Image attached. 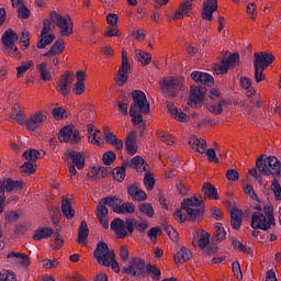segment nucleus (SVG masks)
Returning <instances> with one entry per match:
<instances>
[{
    "mask_svg": "<svg viewBox=\"0 0 281 281\" xmlns=\"http://www.w3.org/2000/svg\"><path fill=\"white\" fill-rule=\"evenodd\" d=\"M74 80H76L74 72H66L64 76H61L57 83V90L59 93H61V95L69 94V88L71 85H74Z\"/></svg>",
    "mask_w": 281,
    "mask_h": 281,
    "instance_id": "obj_13",
    "label": "nucleus"
},
{
    "mask_svg": "<svg viewBox=\"0 0 281 281\" xmlns=\"http://www.w3.org/2000/svg\"><path fill=\"white\" fill-rule=\"evenodd\" d=\"M12 8H19L18 14L21 19L30 18V10L26 7H23V0H11Z\"/></svg>",
    "mask_w": 281,
    "mask_h": 281,
    "instance_id": "obj_33",
    "label": "nucleus"
},
{
    "mask_svg": "<svg viewBox=\"0 0 281 281\" xmlns=\"http://www.w3.org/2000/svg\"><path fill=\"white\" fill-rule=\"evenodd\" d=\"M205 93H207V90L203 87H191L189 95L190 106H194L195 109L201 106L203 104Z\"/></svg>",
    "mask_w": 281,
    "mask_h": 281,
    "instance_id": "obj_10",
    "label": "nucleus"
},
{
    "mask_svg": "<svg viewBox=\"0 0 281 281\" xmlns=\"http://www.w3.org/2000/svg\"><path fill=\"white\" fill-rule=\"evenodd\" d=\"M146 272V262L142 258L132 259L127 266L123 268V273L127 276H144Z\"/></svg>",
    "mask_w": 281,
    "mask_h": 281,
    "instance_id": "obj_8",
    "label": "nucleus"
},
{
    "mask_svg": "<svg viewBox=\"0 0 281 281\" xmlns=\"http://www.w3.org/2000/svg\"><path fill=\"white\" fill-rule=\"evenodd\" d=\"M50 20L59 29L60 36H69L74 34V21H71L69 15L63 16L56 12H52Z\"/></svg>",
    "mask_w": 281,
    "mask_h": 281,
    "instance_id": "obj_5",
    "label": "nucleus"
},
{
    "mask_svg": "<svg viewBox=\"0 0 281 281\" xmlns=\"http://www.w3.org/2000/svg\"><path fill=\"white\" fill-rule=\"evenodd\" d=\"M192 258V251L188 248H181L173 257L176 265H183Z\"/></svg>",
    "mask_w": 281,
    "mask_h": 281,
    "instance_id": "obj_28",
    "label": "nucleus"
},
{
    "mask_svg": "<svg viewBox=\"0 0 281 281\" xmlns=\"http://www.w3.org/2000/svg\"><path fill=\"white\" fill-rule=\"evenodd\" d=\"M61 213L65 216V218H67L68 221H70L71 218H74V216H76V211L74 210V206L71 205V201H69V199H64L61 201Z\"/></svg>",
    "mask_w": 281,
    "mask_h": 281,
    "instance_id": "obj_29",
    "label": "nucleus"
},
{
    "mask_svg": "<svg viewBox=\"0 0 281 281\" xmlns=\"http://www.w3.org/2000/svg\"><path fill=\"white\" fill-rule=\"evenodd\" d=\"M88 236H89V226H87V222H81L79 226L78 243L80 245H87Z\"/></svg>",
    "mask_w": 281,
    "mask_h": 281,
    "instance_id": "obj_36",
    "label": "nucleus"
},
{
    "mask_svg": "<svg viewBox=\"0 0 281 281\" xmlns=\"http://www.w3.org/2000/svg\"><path fill=\"white\" fill-rule=\"evenodd\" d=\"M109 172H111V170L101 166H97L92 168V173L94 177H97V179H104V177H106Z\"/></svg>",
    "mask_w": 281,
    "mask_h": 281,
    "instance_id": "obj_48",
    "label": "nucleus"
},
{
    "mask_svg": "<svg viewBox=\"0 0 281 281\" xmlns=\"http://www.w3.org/2000/svg\"><path fill=\"white\" fill-rule=\"evenodd\" d=\"M126 166H128V162H124L122 167H116L113 170V177L120 183H122V181H124V178L126 177Z\"/></svg>",
    "mask_w": 281,
    "mask_h": 281,
    "instance_id": "obj_41",
    "label": "nucleus"
},
{
    "mask_svg": "<svg viewBox=\"0 0 281 281\" xmlns=\"http://www.w3.org/2000/svg\"><path fill=\"white\" fill-rule=\"evenodd\" d=\"M202 192L206 199H218V192L214 186L210 184L209 182L204 183L202 187Z\"/></svg>",
    "mask_w": 281,
    "mask_h": 281,
    "instance_id": "obj_35",
    "label": "nucleus"
},
{
    "mask_svg": "<svg viewBox=\"0 0 281 281\" xmlns=\"http://www.w3.org/2000/svg\"><path fill=\"white\" fill-rule=\"evenodd\" d=\"M64 158L68 164L69 173L76 176V168L82 170L85 168V156L76 150H69L64 154Z\"/></svg>",
    "mask_w": 281,
    "mask_h": 281,
    "instance_id": "obj_6",
    "label": "nucleus"
},
{
    "mask_svg": "<svg viewBox=\"0 0 281 281\" xmlns=\"http://www.w3.org/2000/svg\"><path fill=\"white\" fill-rule=\"evenodd\" d=\"M130 168H134L137 172H146L148 170V165L144 162V158L135 156L130 162Z\"/></svg>",
    "mask_w": 281,
    "mask_h": 281,
    "instance_id": "obj_32",
    "label": "nucleus"
},
{
    "mask_svg": "<svg viewBox=\"0 0 281 281\" xmlns=\"http://www.w3.org/2000/svg\"><path fill=\"white\" fill-rule=\"evenodd\" d=\"M93 256L99 265L102 267H111L113 258H115V251L109 249L106 243L101 241L97 245Z\"/></svg>",
    "mask_w": 281,
    "mask_h": 281,
    "instance_id": "obj_4",
    "label": "nucleus"
},
{
    "mask_svg": "<svg viewBox=\"0 0 281 281\" xmlns=\"http://www.w3.org/2000/svg\"><path fill=\"white\" fill-rule=\"evenodd\" d=\"M240 60V56L238 55V53H235L233 55H231L226 60H224L228 67V69H231V67H236V65H238V61Z\"/></svg>",
    "mask_w": 281,
    "mask_h": 281,
    "instance_id": "obj_57",
    "label": "nucleus"
},
{
    "mask_svg": "<svg viewBox=\"0 0 281 281\" xmlns=\"http://www.w3.org/2000/svg\"><path fill=\"white\" fill-rule=\"evenodd\" d=\"M252 229H263L267 231L271 225H273V222L271 220H268L265 214L260 212H254L251 215V223H250Z\"/></svg>",
    "mask_w": 281,
    "mask_h": 281,
    "instance_id": "obj_12",
    "label": "nucleus"
},
{
    "mask_svg": "<svg viewBox=\"0 0 281 281\" xmlns=\"http://www.w3.org/2000/svg\"><path fill=\"white\" fill-rule=\"evenodd\" d=\"M136 58L140 65H150V60H153V57L149 53H146L144 50H136Z\"/></svg>",
    "mask_w": 281,
    "mask_h": 281,
    "instance_id": "obj_42",
    "label": "nucleus"
},
{
    "mask_svg": "<svg viewBox=\"0 0 281 281\" xmlns=\"http://www.w3.org/2000/svg\"><path fill=\"white\" fill-rule=\"evenodd\" d=\"M116 214H134L135 204L127 202L114 207Z\"/></svg>",
    "mask_w": 281,
    "mask_h": 281,
    "instance_id": "obj_37",
    "label": "nucleus"
},
{
    "mask_svg": "<svg viewBox=\"0 0 281 281\" xmlns=\"http://www.w3.org/2000/svg\"><path fill=\"white\" fill-rule=\"evenodd\" d=\"M231 225L233 229H240L243 225V210L233 209L231 211Z\"/></svg>",
    "mask_w": 281,
    "mask_h": 281,
    "instance_id": "obj_27",
    "label": "nucleus"
},
{
    "mask_svg": "<svg viewBox=\"0 0 281 281\" xmlns=\"http://www.w3.org/2000/svg\"><path fill=\"white\" fill-rule=\"evenodd\" d=\"M203 216V205L196 196L184 200L182 202V209L173 213V217L179 223L184 221H193V218H201Z\"/></svg>",
    "mask_w": 281,
    "mask_h": 281,
    "instance_id": "obj_1",
    "label": "nucleus"
},
{
    "mask_svg": "<svg viewBox=\"0 0 281 281\" xmlns=\"http://www.w3.org/2000/svg\"><path fill=\"white\" fill-rule=\"evenodd\" d=\"M167 109H168L170 115H172V117H175V120H177L178 122H189L190 121V116L188 114H186L183 111L178 110L175 106V104L167 103Z\"/></svg>",
    "mask_w": 281,
    "mask_h": 281,
    "instance_id": "obj_23",
    "label": "nucleus"
},
{
    "mask_svg": "<svg viewBox=\"0 0 281 281\" xmlns=\"http://www.w3.org/2000/svg\"><path fill=\"white\" fill-rule=\"evenodd\" d=\"M111 229L116 234L119 238H126L128 234V229L126 227V221H123L122 218H114L110 225Z\"/></svg>",
    "mask_w": 281,
    "mask_h": 281,
    "instance_id": "obj_16",
    "label": "nucleus"
},
{
    "mask_svg": "<svg viewBox=\"0 0 281 281\" xmlns=\"http://www.w3.org/2000/svg\"><path fill=\"white\" fill-rule=\"evenodd\" d=\"M43 155H45V151L41 150H36V149H27L23 153V157L24 159H26V161L34 164V161L38 160V157H43Z\"/></svg>",
    "mask_w": 281,
    "mask_h": 281,
    "instance_id": "obj_34",
    "label": "nucleus"
},
{
    "mask_svg": "<svg viewBox=\"0 0 281 281\" xmlns=\"http://www.w3.org/2000/svg\"><path fill=\"white\" fill-rule=\"evenodd\" d=\"M11 120H15L19 124H23L25 122V116L23 115V112L19 110V108H13L10 114Z\"/></svg>",
    "mask_w": 281,
    "mask_h": 281,
    "instance_id": "obj_51",
    "label": "nucleus"
},
{
    "mask_svg": "<svg viewBox=\"0 0 281 281\" xmlns=\"http://www.w3.org/2000/svg\"><path fill=\"white\" fill-rule=\"evenodd\" d=\"M21 171L23 175H34V172H36V166L30 161H26L22 165Z\"/></svg>",
    "mask_w": 281,
    "mask_h": 281,
    "instance_id": "obj_56",
    "label": "nucleus"
},
{
    "mask_svg": "<svg viewBox=\"0 0 281 281\" xmlns=\"http://www.w3.org/2000/svg\"><path fill=\"white\" fill-rule=\"evenodd\" d=\"M11 265H20V267H30V257L23 252H10L7 256Z\"/></svg>",
    "mask_w": 281,
    "mask_h": 281,
    "instance_id": "obj_15",
    "label": "nucleus"
},
{
    "mask_svg": "<svg viewBox=\"0 0 281 281\" xmlns=\"http://www.w3.org/2000/svg\"><path fill=\"white\" fill-rule=\"evenodd\" d=\"M65 52V41L64 40H57L50 49L46 52L43 56L46 58H52V56H58L59 54H63Z\"/></svg>",
    "mask_w": 281,
    "mask_h": 281,
    "instance_id": "obj_25",
    "label": "nucleus"
},
{
    "mask_svg": "<svg viewBox=\"0 0 281 281\" xmlns=\"http://www.w3.org/2000/svg\"><path fill=\"white\" fill-rule=\"evenodd\" d=\"M88 140L94 146H100L102 144V138H100V131L88 133Z\"/></svg>",
    "mask_w": 281,
    "mask_h": 281,
    "instance_id": "obj_52",
    "label": "nucleus"
},
{
    "mask_svg": "<svg viewBox=\"0 0 281 281\" xmlns=\"http://www.w3.org/2000/svg\"><path fill=\"white\" fill-rule=\"evenodd\" d=\"M34 65V61H25L20 67H16L18 76H22V74H25L30 67Z\"/></svg>",
    "mask_w": 281,
    "mask_h": 281,
    "instance_id": "obj_64",
    "label": "nucleus"
},
{
    "mask_svg": "<svg viewBox=\"0 0 281 281\" xmlns=\"http://www.w3.org/2000/svg\"><path fill=\"white\" fill-rule=\"evenodd\" d=\"M183 87V78L167 77L160 81V89L167 95H177Z\"/></svg>",
    "mask_w": 281,
    "mask_h": 281,
    "instance_id": "obj_7",
    "label": "nucleus"
},
{
    "mask_svg": "<svg viewBox=\"0 0 281 281\" xmlns=\"http://www.w3.org/2000/svg\"><path fill=\"white\" fill-rule=\"evenodd\" d=\"M138 210L142 214H144L148 218H153V216H155V209H153V204L148 202L140 203L138 205Z\"/></svg>",
    "mask_w": 281,
    "mask_h": 281,
    "instance_id": "obj_40",
    "label": "nucleus"
},
{
    "mask_svg": "<svg viewBox=\"0 0 281 281\" xmlns=\"http://www.w3.org/2000/svg\"><path fill=\"white\" fill-rule=\"evenodd\" d=\"M189 145L192 150H194L195 153H200V155H204L205 150H207V142L196 136L189 137Z\"/></svg>",
    "mask_w": 281,
    "mask_h": 281,
    "instance_id": "obj_19",
    "label": "nucleus"
},
{
    "mask_svg": "<svg viewBox=\"0 0 281 281\" xmlns=\"http://www.w3.org/2000/svg\"><path fill=\"white\" fill-rule=\"evenodd\" d=\"M103 133H104L105 142H108V144L113 145L117 139V136L111 133V130H109V127H104Z\"/></svg>",
    "mask_w": 281,
    "mask_h": 281,
    "instance_id": "obj_61",
    "label": "nucleus"
},
{
    "mask_svg": "<svg viewBox=\"0 0 281 281\" xmlns=\"http://www.w3.org/2000/svg\"><path fill=\"white\" fill-rule=\"evenodd\" d=\"M127 192L133 201H146L148 196L146 195V192H144L142 189L137 188L136 186H132L127 189Z\"/></svg>",
    "mask_w": 281,
    "mask_h": 281,
    "instance_id": "obj_30",
    "label": "nucleus"
},
{
    "mask_svg": "<svg viewBox=\"0 0 281 281\" xmlns=\"http://www.w3.org/2000/svg\"><path fill=\"white\" fill-rule=\"evenodd\" d=\"M215 236L217 240H225V237L227 236V233L225 232V228L223 227V224L215 223Z\"/></svg>",
    "mask_w": 281,
    "mask_h": 281,
    "instance_id": "obj_53",
    "label": "nucleus"
},
{
    "mask_svg": "<svg viewBox=\"0 0 281 281\" xmlns=\"http://www.w3.org/2000/svg\"><path fill=\"white\" fill-rule=\"evenodd\" d=\"M18 41H19V35L12 29H8L2 34V37H1V42L3 43V45H5V47H12V45H14V43H16Z\"/></svg>",
    "mask_w": 281,
    "mask_h": 281,
    "instance_id": "obj_24",
    "label": "nucleus"
},
{
    "mask_svg": "<svg viewBox=\"0 0 281 281\" xmlns=\"http://www.w3.org/2000/svg\"><path fill=\"white\" fill-rule=\"evenodd\" d=\"M144 186L146 190H153L155 188V175L150 171H145Z\"/></svg>",
    "mask_w": 281,
    "mask_h": 281,
    "instance_id": "obj_44",
    "label": "nucleus"
},
{
    "mask_svg": "<svg viewBox=\"0 0 281 281\" xmlns=\"http://www.w3.org/2000/svg\"><path fill=\"white\" fill-rule=\"evenodd\" d=\"M256 168L265 177H281V162L277 157L265 158L263 155H260L256 161Z\"/></svg>",
    "mask_w": 281,
    "mask_h": 281,
    "instance_id": "obj_3",
    "label": "nucleus"
},
{
    "mask_svg": "<svg viewBox=\"0 0 281 281\" xmlns=\"http://www.w3.org/2000/svg\"><path fill=\"white\" fill-rule=\"evenodd\" d=\"M271 190L277 199V201H281V187L278 180H273L271 183Z\"/></svg>",
    "mask_w": 281,
    "mask_h": 281,
    "instance_id": "obj_59",
    "label": "nucleus"
},
{
    "mask_svg": "<svg viewBox=\"0 0 281 281\" xmlns=\"http://www.w3.org/2000/svg\"><path fill=\"white\" fill-rule=\"evenodd\" d=\"M115 161V153L113 151H108L103 155V164L105 166H111Z\"/></svg>",
    "mask_w": 281,
    "mask_h": 281,
    "instance_id": "obj_63",
    "label": "nucleus"
},
{
    "mask_svg": "<svg viewBox=\"0 0 281 281\" xmlns=\"http://www.w3.org/2000/svg\"><path fill=\"white\" fill-rule=\"evenodd\" d=\"M97 218H99L103 229H109V209L102 202L97 206Z\"/></svg>",
    "mask_w": 281,
    "mask_h": 281,
    "instance_id": "obj_21",
    "label": "nucleus"
},
{
    "mask_svg": "<svg viewBox=\"0 0 281 281\" xmlns=\"http://www.w3.org/2000/svg\"><path fill=\"white\" fill-rule=\"evenodd\" d=\"M0 281H16V276L8 270H2Z\"/></svg>",
    "mask_w": 281,
    "mask_h": 281,
    "instance_id": "obj_62",
    "label": "nucleus"
},
{
    "mask_svg": "<svg viewBox=\"0 0 281 281\" xmlns=\"http://www.w3.org/2000/svg\"><path fill=\"white\" fill-rule=\"evenodd\" d=\"M126 228L130 234H133L134 229H137L138 232H146V229H148V222H138L135 218H127Z\"/></svg>",
    "mask_w": 281,
    "mask_h": 281,
    "instance_id": "obj_22",
    "label": "nucleus"
},
{
    "mask_svg": "<svg viewBox=\"0 0 281 281\" xmlns=\"http://www.w3.org/2000/svg\"><path fill=\"white\" fill-rule=\"evenodd\" d=\"M218 10V2L216 0H206L202 9V19L212 21V14Z\"/></svg>",
    "mask_w": 281,
    "mask_h": 281,
    "instance_id": "obj_20",
    "label": "nucleus"
},
{
    "mask_svg": "<svg viewBox=\"0 0 281 281\" xmlns=\"http://www.w3.org/2000/svg\"><path fill=\"white\" fill-rule=\"evenodd\" d=\"M54 234V229L49 227H42L35 232L33 235V240H43L45 238H49Z\"/></svg>",
    "mask_w": 281,
    "mask_h": 281,
    "instance_id": "obj_38",
    "label": "nucleus"
},
{
    "mask_svg": "<svg viewBox=\"0 0 281 281\" xmlns=\"http://www.w3.org/2000/svg\"><path fill=\"white\" fill-rule=\"evenodd\" d=\"M158 137L160 142H164V144H167L168 146H172L175 144V138L170 134L160 133Z\"/></svg>",
    "mask_w": 281,
    "mask_h": 281,
    "instance_id": "obj_60",
    "label": "nucleus"
},
{
    "mask_svg": "<svg viewBox=\"0 0 281 281\" xmlns=\"http://www.w3.org/2000/svg\"><path fill=\"white\" fill-rule=\"evenodd\" d=\"M45 122H47V114L38 111L26 120L25 126L27 131H36V128H41Z\"/></svg>",
    "mask_w": 281,
    "mask_h": 281,
    "instance_id": "obj_11",
    "label": "nucleus"
},
{
    "mask_svg": "<svg viewBox=\"0 0 281 281\" xmlns=\"http://www.w3.org/2000/svg\"><path fill=\"white\" fill-rule=\"evenodd\" d=\"M53 117L54 120H64V117H67V110L64 108H55L53 110Z\"/></svg>",
    "mask_w": 281,
    "mask_h": 281,
    "instance_id": "obj_58",
    "label": "nucleus"
},
{
    "mask_svg": "<svg viewBox=\"0 0 281 281\" xmlns=\"http://www.w3.org/2000/svg\"><path fill=\"white\" fill-rule=\"evenodd\" d=\"M192 245H194V247H200V249H205V247L210 245V233L203 229L195 232Z\"/></svg>",
    "mask_w": 281,
    "mask_h": 281,
    "instance_id": "obj_14",
    "label": "nucleus"
},
{
    "mask_svg": "<svg viewBox=\"0 0 281 281\" xmlns=\"http://www.w3.org/2000/svg\"><path fill=\"white\" fill-rule=\"evenodd\" d=\"M191 79L198 85H207V87H212L214 85V77L207 72L193 71L191 74Z\"/></svg>",
    "mask_w": 281,
    "mask_h": 281,
    "instance_id": "obj_18",
    "label": "nucleus"
},
{
    "mask_svg": "<svg viewBox=\"0 0 281 281\" xmlns=\"http://www.w3.org/2000/svg\"><path fill=\"white\" fill-rule=\"evenodd\" d=\"M233 243V247H235V249H237L238 251H243L244 254H254V250L251 249V247L245 246L240 243V240H238L237 238H233L232 240Z\"/></svg>",
    "mask_w": 281,
    "mask_h": 281,
    "instance_id": "obj_46",
    "label": "nucleus"
},
{
    "mask_svg": "<svg viewBox=\"0 0 281 281\" xmlns=\"http://www.w3.org/2000/svg\"><path fill=\"white\" fill-rule=\"evenodd\" d=\"M103 205H109V207L113 209V212H115V207H120V199L115 196H109L103 200Z\"/></svg>",
    "mask_w": 281,
    "mask_h": 281,
    "instance_id": "obj_54",
    "label": "nucleus"
},
{
    "mask_svg": "<svg viewBox=\"0 0 281 281\" xmlns=\"http://www.w3.org/2000/svg\"><path fill=\"white\" fill-rule=\"evenodd\" d=\"M128 71H131V64H128V57L126 56V52H122V66L119 69V75L115 79L119 87H122L125 85V82L128 80Z\"/></svg>",
    "mask_w": 281,
    "mask_h": 281,
    "instance_id": "obj_9",
    "label": "nucleus"
},
{
    "mask_svg": "<svg viewBox=\"0 0 281 281\" xmlns=\"http://www.w3.org/2000/svg\"><path fill=\"white\" fill-rule=\"evenodd\" d=\"M74 133V130L71 126H66L61 131H59L58 139L59 142H69L71 139V134Z\"/></svg>",
    "mask_w": 281,
    "mask_h": 281,
    "instance_id": "obj_43",
    "label": "nucleus"
},
{
    "mask_svg": "<svg viewBox=\"0 0 281 281\" xmlns=\"http://www.w3.org/2000/svg\"><path fill=\"white\" fill-rule=\"evenodd\" d=\"M133 103L130 108V115L133 124H142L144 116L142 113H148L150 111V103L146 99V94L142 90H134L132 92Z\"/></svg>",
    "mask_w": 281,
    "mask_h": 281,
    "instance_id": "obj_2",
    "label": "nucleus"
},
{
    "mask_svg": "<svg viewBox=\"0 0 281 281\" xmlns=\"http://www.w3.org/2000/svg\"><path fill=\"white\" fill-rule=\"evenodd\" d=\"M0 186H2V189L5 192H18V190H21L22 183L21 181H14L11 178H8L3 183L0 182Z\"/></svg>",
    "mask_w": 281,
    "mask_h": 281,
    "instance_id": "obj_31",
    "label": "nucleus"
},
{
    "mask_svg": "<svg viewBox=\"0 0 281 281\" xmlns=\"http://www.w3.org/2000/svg\"><path fill=\"white\" fill-rule=\"evenodd\" d=\"M206 109L207 111H210V113H213L214 115H218L220 113H223V101L218 103L207 104Z\"/></svg>",
    "mask_w": 281,
    "mask_h": 281,
    "instance_id": "obj_55",
    "label": "nucleus"
},
{
    "mask_svg": "<svg viewBox=\"0 0 281 281\" xmlns=\"http://www.w3.org/2000/svg\"><path fill=\"white\" fill-rule=\"evenodd\" d=\"M274 58L276 57H273L271 54L255 53V67L265 69L266 67H269L271 63H273Z\"/></svg>",
    "mask_w": 281,
    "mask_h": 281,
    "instance_id": "obj_17",
    "label": "nucleus"
},
{
    "mask_svg": "<svg viewBox=\"0 0 281 281\" xmlns=\"http://www.w3.org/2000/svg\"><path fill=\"white\" fill-rule=\"evenodd\" d=\"M213 69L217 76H223V74H227L229 70V66H227V63L225 60H222L220 64H215L213 66Z\"/></svg>",
    "mask_w": 281,
    "mask_h": 281,
    "instance_id": "obj_49",
    "label": "nucleus"
},
{
    "mask_svg": "<svg viewBox=\"0 0 281 281\" xmlns=\"http://www.w3.org/2000/svg\"><path fill=\"white\" fill-rule=\"evenodd\" d=\"M41 36L42 38L37 43L38 49H45V47H47V45H52V43H54V40L56 38V35H54V33H48Z\"/></svg>",
    "mask_w": 281,
    "mask_h": 281,
    "instance_id": "obj_39",
    "label": "nucleus"
},
{
    "mask_svg": "<svg viewBox=\"0 0 281 281\" xmlns=\"http://www.w3.org/2000/svg\"><path fill=\"white\" fill-rule=\"evenodd\" d=\"M146 270H147L148 274L150 276L151 280L159 281V278H161V270H159V268H157L153 265H148L146 267Z\"/></svg>",
    "mask_w": 281,
    "mask_h": 281,
    "instance_id": "obj_47",
    "label": "nucleus"
},
{
    "mask_svg": "<svg viewBox=\"0 0 281 281\" xmlns=\"http://www.w3.org/2000/svg\"><path fill=\"white\" fill-rule=\"evenodd\" d=\"M246 14H248L251 21H256L258 16V9L256 8V3L249 2L246 7Z\"/></svg>",
    "mask_w": 281,
    "mask_h": 281,
    "instance_id": "obj_50",
    "label": "nucleus"
},
{
    "mask_svg": "<svg viewBox=\"0 0 281 281\" xmlns=\"http://www.w3.org/2000/svg\"><path fill=\"white\" fill-rule=\"evenodd\" d=\"M125 148L128 155H135L137 153V135L135 132H131L125 139Z\"/></svg>",
    "mask_w": 281,
    "mask_h": 281,
    "instance_id": "obj_26",
    "label": "nucleus"
},
{
    "mask_svg": "<svg viewBox=\"0 0 281 281\" xmlns=\"http://www.w3.org/2000/svg\"><path fill=\"white\" fill-rule=\"evenodd\" d=\"M240 85L243 87V89H246L247 90V95L248 98H251V95H255L256 94V90L251 89V80L247 77H243L240 79Z\"/></svg>",
    "mask_w": 281,
    "mask_h": 281,
    "instance_id": "obj_45",
    "label": "nucleus"
}]
</instances>
